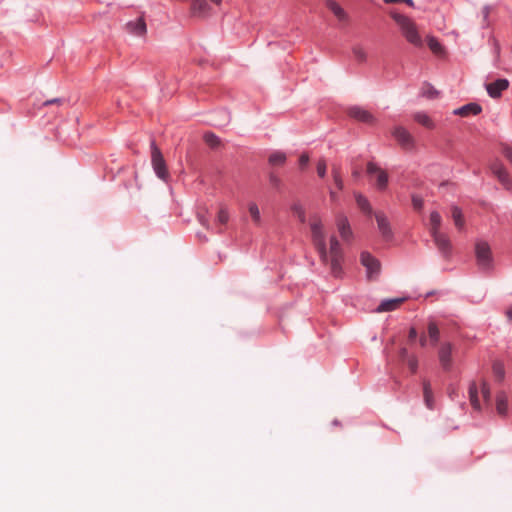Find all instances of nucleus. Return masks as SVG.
I'll return each instance as SVG.
<instances>
[{"instance_id": "1", "label": "nucleus", "mask_w": 512, "mask_h": 512, "mask_svg": "<svg viewBox=\"0 0 512 512\" xmlns=\"http://www.w3.org/2000/svg\"><path fill=\"white\" fill-rule=\"evenodd\" d=\"M310 228L313 245L317 250L322 263L326 265L330 264L331 273L335 277H339L342 273V258H329L323 224L317 215L311 217Z\"/></svg>"}, {"instance_id": "2", "label": "nucleus", "mask_w": 512, "mask_h": 512, "mask_svg": "<svg viewBox=\"0 0 512 512\" xmlns=\"http://www.w3.org/2000/svg\"><path fill=\"white\" fill-rule=\"evenodd\" d=\"M390 16L397 23L404 38L415 47H422L423 41L415 22L404 14L391 11Z\"/></svg>"}, {"instance_id": "3", "label": "nucleus", "mask_w": 512, "mask_h": 512, "mask_svg": "<svg viewBox=\"0 0 512 512\" xmlns=\"http://www.w3.org/2000/svg\"><path fill=\"white\" fill-rule=\"evenodd\" d=\"M150 147H151V165H152L154 173L156 174V176L159 179H161L165 182H168L169 173H168L167 165H166V162L162 155V152L157 147L154 140L151 141Z\"/></svg>"}, {"instance_id": "4", "label": "nucleus", "mask_w": 512, "mask_h": 512, "mask_svg": "<svg viewBox=\"0 0 512 512\" xmlns=\"http://www.w3.org/2000/svg\"><path fill=\"white\" fill-rule=\"evenodd\" d=\"M477 265L482 271H490L493 268V258L490 246L487 242L478 241L475 245Z\"/></svg>"}, {"instance_id": "5", "label": "nucleus", "mask_w": 512, "mask_h": 512, "mask_svg": "<svg viewBox=\"0 0 512 512\" xmlns=\"http://www.w3.org/2000/svg\"><path fill=\"white\" fill-rule=\"evenodd\" d=\"M360 262L366 269V277L369 280L377 279L381 272V263L371 253L364 251L360 255Z\"/></svg>"}, {"instance_id": "6", "label": "nucleus", "mask_w": 512, "mask_h": 512, "mask_svg": "<svg viewBox=\"0 0 512 512\" xmlns=\"http://www.w3.org/2000/svg\"><path fill=\"white\" fill-rule=\"evenodd\" d=\"M433 241L435 243V246L437 247L439 253L445 258L449 259L452 255V243L449 239V237L445 234L440 232H433L431 234Z\"/></svg>"}, {"instance_id": "7", "label": "nucleus", "mask_w": 512, "mask_h": 512, "mask_svg": "<svg viewBox=\"0 0 512 512\" xmlns=\"http://www.w3.org/2000/svg\"><path fill=\"white\" fill-rule=\"evenodd\" d=\"M367 173L370 175L377 174V181H376L377 188L379 190L386 189V187L388 185V174L383 169H381L376 163L368 162Z\"/></svg>"}, {"instance_id": "8", "label": "nucleus", "mask_w": 512, "mask_h": 512, "mask_svg": "<svg viewBox=\"0 0 512 512\" xmlns=\"http://www.w3.org/2000/svg\"><path fill=\"white\" fill-rule=\"evenodd\" d=\"M126 31L134 36H144L147 33V26L144 16L141 15L135 20L128 21L125 25Z\"/></svg>"}, {"instance_id": "9", "label": "nucleus", "mask_w": 512, "mask_h": 512, "mask_svg": "<svg viewBox=\"0 0 512 512\" xmlns=\"http://www.w3.org/2000/svg\"><path fill=\"white\" fill-rule=\"evenodd\" d=\"M486 91L491 98L497 99L502 92L508 89L509 81L505 78H499L485 85Z\"/></svg>"}, {"instance_id": "10", "label": "nucleus", "mask_w": 512, "mask_h": 512, "mask_svg": "<svg viewBox=\"0 0 512 512\" xmlns=\"http://www.w3.org/2000/svg\"><path fill=\"white\" fill-rule=\"evenodd\" d=\"M375 218L377 221V227L382 235V237L386 240H390L393 237V232L390 226V222L387 216L383 212H376Z\"/></svg>"}, {"instance_id": "11", "label": "nucleus", "mask_w": 512, "mask_h": 512, "mask_svg": "<svg viewBox=\"0 0 512 512\" xmlns=\"http://www.w3.org/2000/svg\"><path fill=\"white\" fill-rule=\"evenodd\" d=\"M394 138L398 141V143L404 148H412L414 141L411 134L402 126L395 127L392 132Z\"/></svg>"}, {"instance_id": "12", "label": "nucleus", "mask_w": 512, "mask_h": 512, "mask_svg": "<svg viewBox=\"0 0 512 512\" xmlns=\"http://www.w3.org/2000/svg\"><path fill=\"white\" fill-rule=\"evenodd\" d=\"M336 225H337L339 234L343 240L348 241L352 238L353 232H352L350 223L348 221V218L345 215H343V214L337 215Z\"/></svg>"}, {"instance_id": "13", "label": "nucleus", "mask_w": 512, "mask_h": 512, "mask_svg": "<svg viewBox=\"0 0 512 512\" xmlns=\"http://www.w3.org/2000/svg\"><path fill=\"white\" fill-rule=\"evenodd\" d=\"M349 116L363 123H373V115L360 106H353L349 109Z\"/></svg>"}, {"instance_id": "14", "label": "nucleus", "mask_w": 512, "mask_h": 512, "mask_svg": "<svg viewBox=\"0 0 512 512\" xmlns=\"http://www.w3.org/2000/svg\"><path fill=\"white\" fill-rule=\"evenodd\" d=\"M191 13L196 17H207L210 13V6L206 0H192Z\"/></svg>"}, {"instance_id": "15", "label": "nucleus", "mask_w": 512, "mask_h": 512, "mask_svg": "<svg viewBox=\"0 0 512 512\" xmlns=\"http://www.w3.org/2000/svg\"><path fill=\"white\" fill-rule=\"evenodd\" d=\"M482 111V107L477 103H468L460 108L454 110L455 115L460 116H468V115H478Z\"/></svg>"}, {"instance_id": "16", "label": "nucleus", "mask_w": 512, "mask_h": 512, "mask_svg": "<svg viewBox=\"0 0 512 512\" xmlns=\"http://www.w3.org/2000/svg\"><path fill=\"white\" fill-rule=\"evenodd\" d=\"M404 301V298H392L383 300L376 308V312H388L395 310L400 303Z\"/></svg>"}, {"instance_id": "17", "label": "nucleus", "mask_w": 512, "mask_h": 512, "mask_svg": "<svg viewBox=\"0 0 512 512\" xmlns=\"http://www.w3.org/2000/svg\"><path fill=\"white\" fill-rule=\"evenodd\" d=\"M230 119V113L225 109H221L213 113V119L211 121L214 126L223 127L230 122Z\"/></svg>"}, {"instance_id": "18", "label": "nucleus", "mask_w": 512, "mask_h": 512, "mask_svg": "<svg viewBox=\"0 0 512 512\" xmlns=\"http://www.w3.org/2000/svg\"><path fill=\"white\" fill-rule=\"evenodd\" d=\"M452 347L449 343H445L440 347L439 360L444 369H448L451 363Z\"/></svg>"}, {"instance_id": "19", "label": "nucleus", "mask_w": 512, "mask_h": 512, "mask_svg": "<svg viewBox=\"0 0 512 512\" xmlns=\"http://www.w3.org/2000/svg\"><path fill=\"white\" fill-rule=\"evenodd\" d=\"M496 410L501 416H506L508 413V398L504 392H499L496 396Z\"/></svg>"}, {"instance_id": "20", "label": "nucleus", "mask_w": 512, "mask_h": 512, "mask_svg": "<svg viewBox=\"0 0 512 512\" xmlns=\"http://www.w3.org/2000/svg\"><path fill=\"white\" fill-rule=\"evenodd\" d=\"M423 397H424V402H425L426 407L429 410H433L435 403H434L432 388H431L429 381L423 382Z\"/></svg>"}, {"instance_id": "21", "label": "nucleus", "mask_w": 512, "mask_h": 512, "mask_svg": "<svg viewBox=\"0 0 512 512\" xmlns=\"http://www.w3.org/2000/svg\"><path fill=\"white\" fill-rule=\"evenodd\" d=\"M469 399L472 407L479 411L481 409L480 401L478 398V387L475 382H471L468 389Z\"/></svg>"}, {"instance_id": "22", "label": "nucleus", "mask_w": 512, "mask_h": 512, "mask_svg": "<svg viewBox=\"0 0 512 512\" xmlns=\"http://www.w3.org/2000/svg\"><path fill=\"white\" fill-rule=\"evenodd\" d=\"M286 160H287L286 153L283 151H280V150L272 152L268 158L269 164L273 165V166H281V165L285 164Z\"/></svg>"}, {"instance_id": "23", "label": "nucleus", "mask_w": 512, "mask_h": 512, "mask_svg": "<svg viewBox=\"0 0 512 512\" xmlns=\"http://www.w3.org/2000/svg\"><path fill=\"white\" fill-rule=\"evenodd\" d=\"M328 9L340 20L346 19V13L344 9L334 0H327Z\"/></svg>"}, {"instance_id": "24", "label": "nucleus", "mask_w": 512, "mask_h": 512, "mask_svg": "<svg viewBox=\"0 0 512 512\" xmlns=\"http://www.w3.org/2000/svg\"><path fill=\"white\" fill-rule=\"evenodd\" d=\"M329 258H343L340 243L336 236L330 237V251L328 253Z\"/></svg>"}, {"instance_id": "25", "label": "nucleus", "mask_w": 512, "mask_h": 512, "mask_svg": "<svg viewBox=\"0 0 512 512\" xmlns=\"http://www.w3.org/2000/svg\"><path fill=\"white\" fill-rule=\"evenodd\" d=\"M414 120L428 129L435 128L433 120L425 112H417L414 115Z\"/></svg>"}, {"instance_id": "26", "label": "nucleus", "mask_w": 512, "mask_h": 512, "mask_svg": "<svg viewBox=\"0 0 512 512\" xmlns=\"http://www.w3.org/2000/svg\"><path fill=\"white\" fill-rule=\"evenodd\" d=\"M428 335L432 346H436L440 339V331L435 322L430 321L428 324Z\"/></svg>"}, {"instance_id": "27", "label": "nucleus", "mask_w": 512, "mask_h": 512, "mask_svg": "<svg viewBox=\"0 0 512 512\" xmlns=\"http://www.w3.org/2000/svg\"><path fill=\"white\" fill-rule=\"evenodd\" d=\"M355 200L358 207L367 215L372 214V207L368 201V199L362 194H355Z\"/></svg>"}, {"instance_id": "28", "label": "nucleus", "mask_w": 512, "mask_h": 512, "mask_svg": "<svg viewBox=\"0 0 512 512\" xmlns=\"http://www.w3.org/2000/svg\"><path fill=\"white\" fill-rule=\"evenodd\" d=\"M430 235L433 234V232H440V225L442 222L441 215L437 211H432L430 213Z\"/></svg>"}, {"instance_id": "29", "label": "nucleus", "mask_w": 512, "mask_h": 512, "mask_svg": "<svg viewBox=\"0 0 512 512\" xmlns=\"http://www.w3.org/2000/svg\"><path fill=\"white\" fill-rule=\"evenodd\" d=\"M427 44L430 50L435 54L443 53V46L434 36L427 37Z\"/></svg>"}, {"instance_id": "30", "label": "nucleus", "mask_w": 512, "mask_h": 512, "mask_svg": "<svg viewBox=\"0 0 512 512\" xmlns=\"http://www.w3.org/2000/svg\"><path fill=\"white\" fill-rule=\"evenodd\" d=\"M204 141L211 148H216L220 145V138L212 132H207L203 136Z\"/></svg>"}, {"instance_id": "31", "label": "nucleus", "mask_w": 512, "mask_h": 512, "mask_svg": "<svg viewBox=\"0 0 512 512\" xmlns=\"http://www.w3.org/2000/svg\"><path fill=\"white\" fill-rule=\"evenodd\" d=\"M493 374L498 380H502L505 376L504 364L501 361H495L492 366Z\"/></svg>"}, {"instance_id": "32", "label": "nucleus", "mask_w": 512, "mask_h": 512, "mask_svg": "<svg viewBox=\"0 0 512 512\" xmlns=\"http://www.w3.org/2000/svg\"><path fill=\"white\" fill-rule=\"evenodd\" d=\"M291 210L298 217V219L301 223L306 222V213H305L303 206L300 203H294L291 206Z\"/></svg>"}, {"instance_id": "33", "label": "nucleus", "mask_w": 512, "mask_h": 512, "mask_svg": "<svg viewBox=\"0 0 512 512\" xmlns=\"http://www.w3.org/2000/svg\"><path fill=\"white\" fill-rule=\"evenodd\" d=\"M452 218L454 220L455 225L458 228H461L464 224L463 218H462V211L459 207L453 206L452 207Z\"/></svg>"}, {"instance_id": "34", "label": "nucleus", "mask_w": 512, "mask_h": 512, "mask_svg": "<svg viewBox=\"0 0 512 512\" xmlns=\"http://www.w3.org/2000/svg\"><path fill=\"white\" fill-rule=\"evenodd\" d=\"M498 178V180L500 181V183L507 189V190H510L512 189V181L510 179V176H509V173L507 172V170L505 172H503L502 174H500L499 176H496Z\"/></svg>"}, {"instance_id": "35", "label": "nucleus", "mask_w": 512, "mask_h": 512, "mask_svg": "<svg viewBox=\"0 0 512 512\" xmlns=\"http://www.w3.org/2000/svg\"><path fill=\"white\" fill-rule=\"evenodd\" d=\"M498 178V180L500 181V183L507 189V190H510L512 189V181L510 179V176H509V173L507 172V170L505 172H503L502 174H500L499 176H496Z\"/></svg>"}, {"instance_id": "36", "label": "nucleus", "mask_w": 512, "mask_h": 512, "mask_svg": "<svg viewBox=\"0 0 512 512\" xmlns=\"http://www.w3.org/2000/svg\"><path fill=\"white\" fill-rule=\"evenodd\" d=\"M248 209H249V213H250L253 221L256 222V223H259L261 217H260V210H259L257 204L256 203H250Z\"/></svg>"}, {"instance_id": "37", "label": "nucleus", "mask_w": 512, "mask_h": 512, "mask_svg": "<svg viewBox=\"0 0 512 512\" xmlns=\"http://www.w3.org/2000/svg\"><path fill=\"white\" fill-rule=\"evenodd\" d=\"M229 217H230V215H229L227 208L222 207V208H220V210L217 214V222L224 225L229 221Z\"/></svg>"}, {"instance_id": "38", "label": "nucleus", "mask_w": 512, "mask_h": 512, "mask_svg": "<svg viewBox=\"0 0 512 512\" xmlns=\"http://www.w3.org/2000/svg\"><path fill=\"white\" fill-rule=\"evenodd\" d=\"M490 169L495 176H499L500 174L506 171V168L500 161H494L491 164Z\"/></svg>"}, {"instance_id": "39", "label": "nucleus", "mask_w": 512, "mask_h": 512, "mask_svg": "<svg viewBox=\"0 0 512 512\" xmlns=\"http://www.w3.org/2000/svg\"><path fill=\"white\" fill-rule=\"evenodd\" d=\"M327 173V164L325 159H319L317 162V174L320 178H324Z\"/></svg>"}, {"instance_id": "40", "label": "nucleus", "mask_w": 512, "mask_h": 512, "mask_svg": "<svg viewBox=\"0 0 512 512\" xmlns=\"http://www.w3.org/2000/svg\"><path fill=\"white\" fill-rule=\"evenodd\" d=\"M481 13H482V17H483L482 27L483 28L488 27V25H489V15H490V6L485 5L482 8Z\"/></svg>"}, {"instance_id": "41", "label": "nucleus", "mask_w": 512, "mask_h": 512, "mask_svg": "<svg viewBox=\"0 0 512 512\" xmlns=\"http://www.w3.org/2000/svg\"><path fill=\"white\" fill-rule=\"evenodd\" d=\"M353 53L357 60H359V61L366 60V52L364 51V49L362 47H359V46L354 47Z\"/></svg>"}, {"instance_id": "42", "label": "nucleus", "mask_w": 512, "mask_h": 512, "mask_svg": "<svg viewBox=\"0 0 512 512\" xmlns=\"http://www.w3.org/2000/svg\"><path fill=\"white\" fill-rule=\"evenodd\" d=\"M412 204L416 210H420V209H422L424 202L420 196L413 195L412 196Z\"/></svg>"}, {"instance_id": "43", "label": "nucleus", "mask_w": 512, "mask_h": 512, "mask_svg": "<svg viewBox=\"0 0 512 512\" xmlns=\"http://www.w3.org/2000/svg\"><path fill=\"white\" fill-rule=\"evenodd\" d=\"M309 155L307 153H302L299 157V166L301 169H304L307 167L308 163H309Z\"/></svg>"}, {"instance_id": "44", "label": "nucleus", "mask_w": 512, "mask_h": 512, "mask_svg": "<svg viewBox=\"0 0 512 512\" xmlns=\"http://www.w3.org/2000/svg\"><path fill=\"white\" fill-rule=\"evenodd\" d=\"M481 393L485 401L490 400V388L485 382L482 384Z\"/></svg>"}, {"instance_id": "45", "label": "nucleus", "mask_w": 512, "mask_h": 512, "mask_svg": "<svg viewBox=\"0 0 512 512\" xmlns=\"http://www.w3.org/2000/svg\"><path fill=\"white\" fill-rule=\"evenodd\" d=\"M424 95H425L426 97H428V98H435V97H437V95H438V91H437L434 87L430 86V87H429V88L424 92Z\"/></svg>"}, {"instance_id": "46", "label": "nucleus", "mask_w": 512, "mask_h": 512, "mask_svg": "<svg viewBox=\"0 0 512 512\" xmlns=\"http://www.w3.org/2000/svg\"><path fill=\"white\" fill-rule=\"evenodd\" d=\"M269 181L275 187H279L281 185L280 178L278 176H276L275 174H270Z\"/></svg>"}, {"instance_id": "47", "label": "nucleus", "mask_w": 512, "mask_h": 512, "mask_svg": "<svg viewBox=\"0 0 512 512\" xmlns=\"http://www.w3.org/2000/svg\"><path fill=\"white\" fill-rule=\"evenodd\" d=\"M408 365H409V368L411 369V371H412L413 373H415V372H416V370H417V367H418V361H417V359H416V358H414V357H413V358H411V359H409V361H408Z\"/></svg>"}, {"instance_id": "48", "label": "nucleus", "mask_w": 512, "mask_h": 512, "mask_svg": "<svg viewBox=\"0 0 512 512\" xmlns=\"http://www.w3.org/2000/svg\"><path fill=\"white\" fill-rule=\"evenodd\" d=\"M333 180H334V183H335V186L337 187V189L341 191L344 188V182H343L342 176L333 178Z\"/></svg>"}, {"instance_id": "49", "label": "nucleus", "mask_w": 512, "mask_h": 512, "mask_svg": "<svg viewBox=\"0 0 512 512\" xmlns=\"http://www.w3.org/2000/svg\"><path fill=\"white\" fill-rule=\"evenodd\" d=\"M198 220L200 222V224L204 227H206L207 229H209V223H208V220L205 216L203 215H199L198 216Z\"/></svg>"}, {"instance_id": "50", "label": "nucleus", "mask_w": 512, "mask_h": 512, "mask_svg": "<svg viewBox=\"0 0 512 512\" xmlns=\"http://www.w3.org/2000/svg\"><path fill=\"white\" fill-rule=\"evenodd\" d=\"M62 102H63L62 98H53L51 100L45 101L44 105L59 104V103H62Z\"/></svg>"}, {"instance_id": "51", "label": "nucleus", "mask_w": 512, "mask_h": 512, "mask_svg": "<svg viewBox=\"0 0 512 512\" xmlns=\"http://www.w3.org/2000/svg\"><path fill=\"white\" fill-rule=\"evenodd\" d=\"M504 156L511 162L512 164V148L507 147L504 149Z\"/></svg>"}, {"instance_id": "52", "label": "nucleus", "mask_w": 512, "mask_h": 512, "mask_svg": "<svg viewBox=\"0 0 512 512\" xmlns=\"http://www.w3.org/2000/svg\"><path fill=\"white\" fill-rule=\"evenodd\" d=\"M340 176H341L340 168L338 166H333L332 167V177L336 178V177H340Z\"/></svg>"}, {"instance_id": "53", "label": "nucleus", "mask_w": 512, "mask_h": 512, "mask_svg": "<svg viewBox=\"0 0 512 512\" xmlns=\"http://www.w3.org/2000/svg\"><path fill=\"white\" fill-rule=\"evenodd\" d=\"M417 337V331L414 327H411L409 330V339L414 340Z\"/></svg>"}, {"instance_id": "54", "label": "nucleus", "mask_w": 512, "mask_h": 512, "mask_svg": "<svg viewBox=\"0 0 512 512\" xmlns=\"http://www.w3.org/2000/svg\"><path fill=\"white\" fill-rule=\"evenodd\" d=\"M329 194H330V198L333 202L337 201L338 197L334 190L330 189Z\"/></svg>"}, {"instance_id": "55", "label": "nucleus", "mask_w": 512, "mask_h": 512, "mask_svg": "<svg viewBox=\"0 0 512 512\" xmlns=\"http://www.w3.org/2000/svg\"><path fill=\"white\" fill-rule=\"evenodd\" d=\"M419 341H420V345H421L422 347H425V346L427 345V343H428V342H427V338H426V336H424V335L420 337V340H419Z\"/></svg>"}, {"instance_id": "56", "label": "nucleus", "mask_w": 512, "mask_h": 512, "mask_svg": "<svg viewBox=\"0 0 512 512\" xmlns=\"http://www.w3.org/2000/svg\"><path fill=\"white\" fill-rule=\"evenodd\" d=\"M402 2L406 3L408 6L410 7H413L414 6V2L413 0H402Z\"/></svg>"}, {"instance_id": "57", "label": "nucleus", "mask_w": 512, "mask_h": 512, "mask_svg": "<svg viewBox=\"0 0 512 512\" xmlns=\"http://www.w3.org/2000/svg\"><path fill=\"white\" fill-rule=\"evenodd\" d=\"M506 314H507L508 318L510 320H512V306L507 310Z\"/></svg>"}, {"instance_id": "58", "label": "nucleus", "mask_w": 512, "mask_h": 512, "mask_svg": "<svg viewBox=\"0 0 512 512\" xmlns=\"http://www.w3.org/2000/svg\"><path fill=\"white\" fill-rule=\"evenodd\" d=\"M385 3H401L402 0H383Z\"/></svg>"}, {"instance_id": "59", "label": "nucleus", "mask_w": 512, "mask_h": 512, "mask_svg": "<svg viewBox=\"0 0 512 512\" xmlns=\"http://www.w3.org/2000/svg\"><path fill=\"white\" fill-rule=\"evenodd\" d=\"M210 1L218 5L221 3L222 0H210Z\"/></svg>"}, {"instance_id": "60", "label": "nucleus", "mask_w": 512, "mask_h": 512, "mask_svg": "<svg viewBox=\"0 0 512 512\" xmlns=\"http://www.w3.org/2000/svg\"><path fill=\"white\" fill-rule=\"evenodd\" d=\"M407 353V350L405 348L401 349V354L405 355Z\"/></svg>"}]
</instances>
